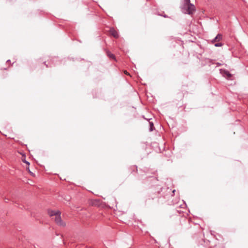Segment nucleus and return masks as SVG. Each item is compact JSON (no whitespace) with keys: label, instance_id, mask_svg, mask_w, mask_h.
Wrapping results in <instances>:
<instances>
[{"label":"nucleus","instance_id":"f257e3e1","mask_svg":"<svg viewBox=\"0 0 248 248\" xmlns=\"http://www.w3.org/2000/svg\"><path fill=\"white\" fill-rule=\"evenodd\" d=\"M48 214L50 216L55 217L54 219L57 224L63 226L65 225V223L62 221L60 212L59 211H49Z\"/></svg>","mask_w":248,"mask_h":248},{"label":"nucleus","instance_id":"f03ea898","mask_svg":"<svg viewBox=\"0 0 248 248\" xmlns=\"http://www.w3.org/2000/svg\"><path fill=\"white\" fill-rule=\"evenodd\" d=\"M184 10L185 13L191 14L195 11L194 6L190 3V0H185Z\"/></svg>","mask_w":248,"mask_h":248},{"label":"nucleus","instance_id":"7ed1b4c3","mask_svg":"<svg viewBox=\"0 0 248 248\" xmlns=\"http://www.w3.org/2000/svg\"><path fill=\"white\" fill-rule=\"evenodd\" d=\"M221 73L222 74L223 77L228 79H230L232 77V75L230 74L229 71L225 70H221Z\"/></svg>","mask_w":248,"mask_h":248},{"label":"nucleus","instance_id":"20e7f679","mask_svg":"<svg viewBox=\"0 0 248 248\" xmlns=\"http://www.w3.org/2000/svg\"><path fill=\"white\" fill-rule=\"evenodd\" d=\"M109 32L111 35L115 38H118L119 37L118 33L114 29H111L109 31Z\"/></svg>","mask_w":248,"mask_h":248},{"label":"nucleus","instance_id":"39448f33","mask_svg":"<svg viewBox=\"0 0 248 248\" xmlns=\"http://www.w3.org/2000/svg\"><path fill=\"white\" fill-rule=\"evenodd\" d=\"M222 38V35L220 34H218L216 37V38L212 41V42H218L221 40Z\"/></svg>","mask_w":248,"mask_h":248},{"label":"nucleus","instance_id":"423d86ee","mask_svg":"<svg viewBox=\"0 0 248 248\" xmlns=\"http://www.w3.org/2000/svg\"><path fill=\"white\" fill-rule=\"evenodd\" d=\"M21 155H22V161L24 162V163H25L26 164H27L28 166H29L30 163L29 162L27 161L26 160H25V155L24 154H21Z\"/></svg>","mask_w":248,"mask_h":248},{"label":"nucleus","instance_id":"0eeeda50","mask_svg":"<svg viewBox=\"0 0 248 248\" xmlns=\"http://www.w3.org/2000/svg\"><path fill=\"white\" fill-rule=\"evenodd\" d=\"M107 55L108 57H109L110 58L113 59L114 60H115V56L112 54L111 52L108 51L107 52Z\"/></svg>","mask_w":248,"mask_h":248},{"label":"nucleus","instance_id":"6e6552de","mask_svg":"<svg viewBox=\"0 0 248 248\" xmlns=\"http://www.w3.org/2000/svg\"><path fill=\"white\" fill-rule=\"evenodd\" d=\"M222 44L220 43H217V44H215V46L217 47V46H222Z\"/></svg>","mask_w":248,"mask_h":248},{"label":"nucleus","instance_id":"1a4fd4ad","mask_svg":"<svg viewBox=\"0 0 248 248\" xmlns=\"http://www.w3.org/2000/svg\"><path fill=\"white\" fill-rule=\"evenodd\" d=\"M27 170L29 171V172H30V173L32 175H33V173L30 171L29 167L27 168Z\"/></svg>","mask_w":248,"mask_h":248},{"label":"nucleus","instance_id":"9d476101","mask_svg":"<svg viewBox=\"0 0 248 248\" xmlns=\"http://www.w3.org/2000/svg\"><path fill=\"white\" fill-rule=\"evenodd\" d=\"M27 170L29 171V172H30V173L32 175H33V173L30 171L29 167L27 168Z\"/></svg>","mask_w":248,"mask_h":248},{"label":"nucleus","instance_id":"9b49d317","mask_svg":"<svg viewBox=\"0 0 248 248\" xmlns=\"http://www.w3.org/2000/svg\"><path fill=\"white\" fill-rule=\"evenodd\" d=\"M124 73L125 74V75H129L130 76V74L126 70L124 71Z\"/></svg>","mask_w":248,"mask_h":248},{"label":"nucleus","instance_id":"f8f14e48","mask_svg":"<svg viewBox=\"0 0 248 248\" xmlns=\"http://www.w3.org/2000/svg\"><path fill=\"white\" fill-rule=\"evenodd\" d=\"M151 126H153V124H151Z\"/></svg>","mask_w":248,"mask_h":248}]
</instances>
